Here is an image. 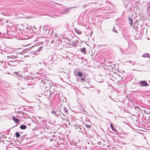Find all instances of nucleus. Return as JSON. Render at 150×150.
Masks as SVG:
<instances>
[{
	"label": "nucleus",
	"instance_id": "nucleus-1",
	"mask_svg": "<svg viewBox=\"0 0 150 150\" xmlns=\"http://www.w3.org/2000/svg\"><path fill=\"white\" fill-rule=\"evenodd\" d=\"M139 83L141 85V86H148V84L147 82L144 81H141L139 82Z\"/></svg>",
	"mask_w": 150,
	"mask_h": 150
},
{
	"label": "nucleus",
	"instance_id": "nucleus-2",
	"mask_svg": "<svg viewBox=\"0 0 150 150\" xmlns=\"http://www.w3.org/2000/svg\"><path fill=\"white\" fill-rule=\"evenodd\" d=\"M13 120L16 123H18L19 122V120L18 119L16 118L15 116H13L12 117Z\"/></svg>",
	"mask_w": 150,
	"mask_h": 150
},
{
	"label": "nucleus",
	"instance_id": "nucleus-3",
	"mask_svg": "<svg viewBox=\"0 0 150 150\" xmlns=\"http://www.w3.org/2000/svg\"><path fill=\"white\" fill-rule=\"evenodd\" d=\"M129 21V24L131 25L132 26L133 25V21L131 18L129 17L128 18Z\"/></svg>",
	"mask_w": 150,
	"mask_h": 150
},
{
	"label": "nucleus",
	"instance_id": "nucleus-4",
	"mask_svg": "<svg viewBox=\"0 0 150 150\" xmlns=\"http://www.w3.org/2000/svg\"><path fill=\"white\" fill-rule=\"evenodd\" d=\"M142 56L144 57H148L149 58H150V55H149L148 54L146 53L145 54H144Z\"/></svg>",
	"mask_w": 150,
	"mask_h": 150
},
{
	"label": "nucleus",
	"instance_id": "nucleus-5",
	"mask_svg": "<svg viewBox=\"0 0 150 150\" xmlns=\"http://www.w3.org/2000/svg\"><path fill=\"white\" fill-rule=\"evenodd\" d=\"M75 30L76 33L78 34H81V32L80 30L78 29H75Z\"/></svg>",
	"mask_w": 150,
	"mask_h": 150
},
{
	"label": "nucleus",
	"instance_id": "nucleus-6",
	"mask_svg": "<svg viewBox=\"0 0 150 150\" xmlns=\"http://www.w3.org/2000/svg\"><path fill=\"white\" fill-rule=\"evenodd\" d=\"M20 128L22 129H25L26 128V126L25 125H22L20 126Z\"/></svg>",
	"mask_w": 150,
	"mask_h": 150
},
{
	"label": "nucleus",
	"instance_id": "nucleus-7",
	"mask_svg": "<svg viewBox=\"0 0 150 150\" xmlns=\"http://www.w3.org/2000/svg\"><path fill=\"white\" fill-rule=\"evenodd\" d=\"M110 125L111 128L113 131H115L116 130V129H115L114 127L113 126L112 124H110Z\"/></svg>",
	"mask_w": 150,
	"mask_h": 150
},
{
	"label": "nucleus",
	"instance_id": "nucleus-8",
	"mask_svg": "<svg viewBox=\"0 0 150 150\" xmlns=\"http://www.w3.org/2000/svg\"><path fill=\"white\" fill-rule=\"evenodd\" d=\"M78 75L80 77L82 76H83V74L80 72H79L78 73Z\"/></svg>",
	"mask_w": 150,
	"mask_h": 150
},
{
	"label": "nucleus",
	"instance_id": "nucleus-9",
	"mask_svg": "<svg viewBox=\"0 0 150 150\" xmlns=\"http://www.w3.org/2000/svg\"><path fill=\"white\" fill-rule=\"evenodd\" d=\"M68 43V42H67ZM69 45H68L69 47H71L72 46V44H71V41H69V42L68 43Z\"/></svg>",
	"mask_w": 150,
	"mask_h": 150
},
{
	"label": "nucleus",
	"instance_id": "nucleus-10",
	"mask_svg": "<svg viewBox=\"0 0 150 150\" xmlns=\"http://www.w3.org/2000/svg\"><path fill=\"white\" fill-rule=\"evenodd\" d=\"M16 136L17 137H20V134L18 132H16Z\"/></svg>",
	"mask_w": 150,
	"mask_h": 150
},
{
	"label": "nucleus",
	"instance_id": "nucleus-11",
	"mask_svg": "<svg viewBox=\"0 0 150 150\" xmlns=\"http://www.w3.org/2000/svg\"><path fill=\"white\" fill-rule=\"evenodd\" d=\"M147 10L148 11L150 10V4H149V6H147Z\"/></svg>",
	"mask_w": 150,
	"mask_h": 150
},
{
	"label": "nucleus",
	"instance_id": "nucleus-12",
	"mask_svg": "<svg viewBox=\"0 0 150 150\" xmlns=\"http://www.w3.org/2000/svg\"><path fill=\"white\" fill-rule=\"evenodd\" d=\"M85 126L86 127L88 128H90V125H85Z\"/></svg>",
	"mask_w": 150,
	"mask_h": 150
},
{
	"label": "nucleus",
	"instance_id": "nucleus-13",
	"mask_svg": "<svg viewBox=\"0 0 150 150\" xmlns=\"http://www.w3.org/2000/svg\"><path fill=\"white\" fill-rule=\"evenodd\" d=\"M81 51L83 52H85V48H83L82 49V50H81Z\"/></svg>",
	"mask_w": 150,
	"mask_h": 150
},
{
	"label": "nucleus",
	"instance_id": "nucleus-14",
	"mask_svg": "<svg viewBox=\"0 0 150 150\" xmlns=\"http://www.w3.org/2000/svg\"><path fill=\"white\" fill-rule=\"evenodd\" d=\"M81 79L82 81H85V79L83 78H81Z\"/></svg>",
	"mask_w": 150,
	"mask_h": 150
},
{
	"label": "nucleus",
	"instance_id": "nucleus-15",
	"mask_svg": "<svg viewBox=\"0 0 150 150\" xmlns=\"http://www.w3.org/2000/svg\"><path fill=\"white\" fill-rule=\"evenodd\" d=\"M14 73V74H17V73L15 72Z\"/></svg>",
	"mask_w": 150,
	"mask_h": 150
},
{
	"label": "nucleus",
	"instance_id": "nucleus-16",
	"mask_svg": "<svg viewBox=\"0 0 150 150\" xmlns=\"http://www.w3.org/2000/svg\"><path fill=\"white\" fill-rule=\"evenodd\" d=\"M42 48V47H40V49H41Z\"/></svg>",
	"mask_w": 150,
	"mask_h": 150
}]
</instances>
